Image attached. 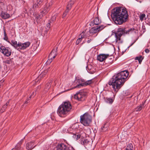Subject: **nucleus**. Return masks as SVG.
Returning <instances> with one entry per match:
<instances>
[{
	"mask_svg": "<svg viewBox=\"0 0 150 150\" xmlns=\"http://www.w3.org/2000/svg\"><path fill=\"white\" fill-rule=\"evenodd\" d=\"M69 112L71 109V105L70 102L69 101L63 102L60 105Z\"/></svg>",
	"mask_w": 150,
	"mask_h": 150,
	"instance_id": "1a4fd4ad",
	"label": "nucleus"
},
{
	"mask_svg": "<svg viewBox=\"0 0 150 150\" xmlns=\"http://www.w3.org/2000/svg\"><path fill=\"white\" fill-rule=\"evenodd\" d=\"M6 62H7V63H9V62H9L8 60H7Z\"/></svg>",
	"mask_w": 150,
	"mask_h": 150,
	"instance_id": "5fc2aeb1",
	"label": "nucleus"
},
{
	"mask_svg": "<svg viewBox=\"0 0 150 150\" xmlns=\"http://www.w3.org/2000/svg\"><path fill=\"white\" fill-rule=\"evenodd\" d=\"M111 16L115 23L120 25L125 22L128 17L127 9L122 7H117L112 11Z\"/></svg>",
	"mask_w": 150,
	"mask_h": 150,
	"instance_id": "f03ea898",
	"label": "nucleus"
},
{
	"mask_svg": "<svg viewBox=\"0 0 150 150\" xmlns=\"http://www.w3.org/2000/svg\"><path fill=\"white\" fill-rule=\"evenodd\" d=\"M93 83L92 79L85 81L84 83H79V85L76 86L74 88H78L81 86H85L89 85Z\"/></svg>",
	"mask_w": 150,
	"mask_h": 150,
	"instance_id": "4468645a",
	"label": "nucleus"
},
{
	"mask_svg": "<svg viewBox=\"0 0 150 150\" xmlns=\"http://www.w3.org/2000/svg\"><path fill=\"white\" fill-rule=\"evenodd\" d=\"M37 2L39 3V4H40V5H41V3H41V1L40 0H38L37 1Z\"/></svg>",
	"mask_w": 150,
	"mask_h": 150,
	"instance_id": "37998d69",
	"label": "nucleus"
},
{
	"mask_svg": "<svg viewBox=\"0 0 150 150\" xmlns=\"http://www.w3.org/2000/svg\"><path fill=\"white\" fill-rule=\"evenodd\" d=\"M104 99L105 101L107 103L112 104L113 101V99L111 98L104 97Z\"/></svg>",
	"mask_w": 150,
	"mask_h": 150,
	"instance_id": "412c9836",
	"label": "nucleus"
},
{
	"mask_svg": "<svg viewBox=\"0 0 150 150\" xmlns=\"http://www.w3.org/2000/svg\"><path fill=\"white\" fill-rule=\"evenodd\" d=\"M10 43L15 49H17L18 50L19 46L18 45L20 44L19 42L17 43V41L14 40H12L11 41Z\"/></svg>",
	"mask_w": 150,
	"mask_h": 150,
	"instance_id": "6ab92c4d",
	"label": "nucleus"
},
{
	"mask_svg": "<svg viewBox=\"0 0 150 150\" xmlns=\"http://www.w3.org/2000/svg\"><path fill=\"white\" fill-rule=\"evenodd\" d=\"M109 57L108 54H100L97 57V59L100 62L105 61L106 59Z\"/></svg>",
	"mask_w": 150,
	"mask_h": 150,
	"instance_id": "ddd939ff",
	"label": "nucleus"
},
{
	"mask_svg": "<svg viewBox=\"0 0 150 150\" xmlns=\"http://www.w3.org/2000/svg\"><path fill=\"white\" fill-rule=\"evenodd\" d=\"M57 47H56L55 49H54L52 50L49 56L48 60H49V61H50V59L52 60L57 55L56 52L57 51ZM51 62L52 60H51L50 62Z\"/></svg>",
	"mask_w": 150,
	"mask_h": 150,
	"instance_id": "f8f14e48",
	"label": "nucleus"
},
{
	"mask_svg": "<svg viewBox=\"0 0 150 150\" xmlns=\"http://www.w3.org/2000/svg\"><path fill=\"white\" fill-rule=\"evenodd\" d=\"M32 97V95H31L28 98H29V99H30L31 97Z\"/></svg>",
	"mask_w": 150,
	"mask_h": 150,
	"instance_id": "de8ad7c7",
	"label": "nucleus"
},
{
	"mask_svg": "<svg viewBox=\"0 0 150 150\" xmlns=\"http://www.w3.org/2000/svg\"><path fill=\"white\" fill-rule=\"evenodd\" d=\"M0 51L7 56H9L11 54V50L9 47L2 46L0 47Z\"/></svg>",
	"mask_w": 150,
	"mask_h": 150,
	"instance_id": "0eeeda50",
	"label": "nucleus"
},
{
	"mask_svg": "<svg viewBox=\"0 0 150 150\" xmlns=\"http://www.w3.org/2000/svg\"><path fill=\"white\" fill-rule=\"evenodd\" d=\"M49 11V9H48L47 7H45L43 10L41 11L40 14L39 15L40 18H41L43 16L45 15Z\"/></svg>",
	"mask_w": 150,
	"mask_h": 150,
	"instance_id": "f3484780",
	"label": "nucleus"
},
{
	"mask_svg": "<svg viewBox=\"0 0 150 150\" xmlns=\"http://www.w3.org/2000/svg\"><path fill=\"white\" fill-rule=\"evenodd\" d=\"M3 1V0H0V2H2Z\"/></svg>",
	"mask_w": 150,
	"mask_h": 150,
	"instance_id": "4d7b16f0",
	"label": "nucleus"
},
{
	"mask_svg": "<svg viewBox=\"0 0 150 150\" xmlns=\"http://www.w3.org/2000/svg\"><path fill=\"white\" fill-rule=\"evenodd\" d=\"M82 40H81L80 38H79L77 40L76 42V45H78L80 42Z\"/></svg>",
	"mask_w": 150,
	"mask_h": 150,
	"instance_id": "e433bc0d",
	"label": "nucleus"
},
{
	"mask_svg": "<svg viewBox=\"0 0 150 150\" xmlns=\"http://www.w3.org/2000/svg\"><path fill=\"white\" fill-rule=\"evenodd\" d=\"M41 5L39 4V3H37H37L35 4L33 6L32 8H33L34 9V10L35 11V9L37 8L40 7Z\"/></svg>",
	"mask_w": 150,
	"mask_h": 150,
	"instance_id": "cd10ccee",
	"label": "nucleus"
},
{
	"mask_svg": "<svg viewBox=\"0 0 150 150\" xmlns=\"http://www.w3.org/2000/svg\"><path fill=\"white\" fill-rule=\"evenodd\" d=\"M30 100V99H29V98H28L27 99V100H27V101H28V100Z\"/></svg>",
	"mask_w": 150,
	"mask_h": 150,
	"instance_id": "6e6d98bb",
	"label": "nucleus"
},
{
	"mask_svg": "<svg viewBox=\"0 0 150 150\" xmlns=\"http://www.w3.org/2000/svg\"><path fill=\"white\" fill-rule=\"evenodd\" d=\"M91 121L92 117L87 113H85L80 116V122L84 126H89Z\"/></svg>",
	"mask_w": 150,
	"mask_h": 150,
	"instance_id": "20e7f679",
	"label": "nucleus"
},
{
	"mask_svg": "<svg viewBox=\"0 0 150 150\" xmlns=\"http://www.w3.org/2000/svg\"><path fill=\"white\" fill-rule=\"evenodd\" d=\"M75 0H71L68 3L67 7V9L65 10V12L68 13L69 11L71 9L72 6L74 4Z\"/></svg>",
	"mask_w": 150,
	"mask_h": 150,
	"instance_id": "dca6fc26",
	"label": "nucleus"
},
{
	"mask_svg": "<svg viewBox=\"0 0 150 150\" xmlns=\"http://www.w3.org/2000/svg\"><path fill=\"white\" fill-rule=\"evenodd\" d=\"M32 97V95H31L28 98H29V99H30L31 97Z\"/></svg>",
	"mask_w": 150,
	"mask_h": 150,
	"instance_id": "09e8293b",
	"label": "nucleus"
},
{
	"mask_svg": "<svg viewBox=\"0 0 150 150\" xmlns=\"http://www.w3.org/2000/svg\"><path fill=\"white\" fill-rule=\"evenodd\" d=\"M104 28L103 25L97 26L96 28H92L89 30L90 33L92 34L96 33L102 30Z\"/></svg>",
	"mask_w": 150,
	"mask_h": 150,
	"instance_id": "6e6552de",
	"label": "nucleus"
},
{
	"mask_svg": "<svg viewBox=\"0 0 150 150\" xmlns=\"http://www.w3.org/2000/svg\"><path fill=\"white\" fill-rule=\"evenodd\" d=\"M94 24L98 25L101 22L99 21L98 17H96L93 21Z\"/></svg>",
	"mask_w": 150,
	"mask_h": 150,
	"instance_id": "b1692460",
	"label": "nucleus"
},
{
	"mask_svg": "<svg viewBox=\"0 0 150 150\" xmlns=\"http://www.w3.org/2000/svg\"><path fill=\"white\" fill-rule=\"evenodd\" d=\"M113 60L112 58H110L109 59H107L106 60L105 62H106V64H111Z\"/></svg>",
	"mask_w": 150,
	"mask_h": 150,
	"instance_id": "c756f323",
	"label": "nucleus"
},
{
	"mask_svg": "<svg viewBox=\"0 0 150 150\" xmlns=\"http://www.w3.org/2000/svg\"><path fill=\"white\" fill-rule=\"evenodd\" d=\"M28 101H27V100H26V101H25V103H24V104H23V105H24L25 104H27V103H28Z\"/></svg>",
	"mask_w": 150,
	"mask_h": 150,
	"instance_id": "49530a36",
	"label": "nucleus"
},
{
	"mask_svg": "<svg viewBox=\"0 0 150 150\" xmlns=\"http://www.w3.org/2000/svg\"><path fill=\"white\" fill-rule=\"evenodd\" d=\"M85 81H86L84 79L81 78L78 80V82L79 83H80L81 82V81L84 83L85 82Z\"/></svg>",
	"mask_w": 150,
	"mask_h": 150,
	"instance_id": "58836bf2",
	"label": "nucleus"
},
{
	"mask_svg": "<svg viewBox=\"0 0 150 150\" xmlns=\"http://www.w3.org/2000/svg\"><path fill=\"white\" fill-rule=\"evenodd\" d=\"M85 33V32L83 31L80 35L79 38H80L82 40V39L84 38Z\"/></svg>",
	"mask_w": 150,
	"mask_h": 150,
	"instance_id": "473e14b6",
	"label": "nucleus"
},
{
	"mask_svg": "<svg viewBox=\"0 0 150 150\" xmlns=\"http://www.w3.org/2000/svg\"><path fill=\"white\" fill-rule=\"evenodd\" d=\"M50 27V22L48 23V24H47L46 25V31H47L49 30Z\"/></svg>",
	"mask_w": 150,
	"mask_h": 150,
	"instance_id": "72a5a7b5",
	"label": "nucleus"
},
{
	"mask_svg": "<svg viewBox=\"0 0 150 150\" xmlns=\"http://www.w3.org/2000/svg\"><path fill=\"white\" fill-rule=\"evenodd\" d=\"M135 42V41H134V42L132 43V44H131V45L129 46L128 47V48H129V47H131V46H132V45H133V44Z\"/></svg>",
	"mask_w": 150,
	"mask_h": 150,
	"instance_id": "a18cd8bd",
	"label": "nucleus"
},
{
	"mask_svg": "<svg viewBox=\"0 0 150 150\" xmlns=\"http://www.w3.org/2000/svg\"><path fill=\"white\" fill-rule=\"evenodd\" d=\"M128 71H124L113 76L109 80L108 84L114 91L117 93L123 85L128 75Z\"/></svg>",
	"mask_w": 150,
	"mask_h": 150,
	"instance_id": "f257e3e1",
	"label": "nucleus"
},
{
	"mask_svg": "<svg viewBox=\"0 0 150 150\" xmlns=\"http://www.w3.org/2000/svg\"><path fill=\"white\" fill-rule=\"evenodd\" d=\"M34 145V142H30L27 144L26 148L27 149L29 150H31L33 149L34 147L35 146L33 147Z\"/></svg>",
	"mask_w": 150,
	"mask_h": 150,
	"instance_id": "aec40b11",
	"label": "nucleus"
},
{
	"mask_svg": "<svg viewBox=\"0 0 150 150\" xmlns=\"http://www.w3.org/2000/svg\"><path fill=\"white\" fill-rule=\"evenodd\" d=\"M3 9L0 8V14L1 17L4 19H6L9 18L10 17V15L6 12L3 11Z\"/></svg>",
	"mask_w": 150,
	"mask_h": 150,
	"instance_id": "2eb2a0df",
	"label": "nucleus"
},
{
	"mask_svg": "<svg viewBox=\"0 0 150 150\" xmlns=\"http://www.w3.org/2000/svg\"><path fill=\"white\" fill-rule=\"evenodd\" d=\"M53 81V80L52 79L50 80L45 85L44 91L45 92H47L48 89L51 86V83Z\"/></svg>",
	"mask_w": 150,
	"mask_h": 150,
	"instance_id": "a211bd4d",
	"label": "nucleus"
},
{
	"mask_svg": "<svg viewBox=\"0 0 150 150\" xmlns=\"http://www.w3.org/2000/svg\"><path fill=\"white\" fill-rule=\"evenodd\" d=\"M57 150H75L72 147L68 148L63 144L58 145L57 146Z\"/></svg>",
	"mask_w": 150,
	"mask_h": 150,
	"instance_id": "9d476101",
	"label": "nucleus"
},
{
	"mask_svg": "<svg viewBox=\"0 0 150 150\" xmlns=\"http://www.w3.org/2000/svg\"><path fill=\"white\" fill-rule=\"evenodd\" d=\"M8 38H4V39L6 40H7V39Z\"/></svg>",
	"mask_w": 150,
	"mask_h": 150,
	"instance_id": "3c124183",
	"label": "nucleus"
},
{
	"mask_svg": "<svg viewBox=\"0 0 150 150\" xmlns=\"http://www.w3.org/2000/svg\"><path fill=\"white\" fill-rule=\"evenodd\" d=\"M41 1V3H42V2H43V1L44 0H40Z\"/></svg>",
	"mask_w": 150,
	"mask_h": 150,
	"instance_id": "864d4df0",
	"label": "nucleus"
},
{
	"mask_svg": "<svg viewBox=\"0 0 150 150\" xmlns=\"http://www.w3.org/2000/svg\"><path fill=\"white\" fill-rule=\"evenodd\" d=\"M89 142L88 140L86 139H84L83 141L82 142L81 144H83L84 145H86L87 144H88Z\"/></svg>",
	"mask_w": 150,
	"mask_h": 150,
	"instance_id": "2f4dec72",
	"label": "nucleus"
},
{
	"mask_svg": "<svg viewBox=\"0 0 150 150\" xmlns=\"http://www.w3.org/2000/svg\"><path fill=\"white\" fill-rule=\"evenodd\" d=\"M145 51L146 53H148L149 52V50L148 49H146L145 50Z\"/></svg>",
	"mask_w": 150,
	"mask_h": 150,
	"instance_id": "a19ab883",
	"label": "nucleus"
},
{
	"mask_svg": "<svg viewBox=\"0 0 150 150\" xmlns=\"http://www.w3.org/2000/svg\"><path fill=\"white\" fill-rule=\"evenodd\" d=\"M16 149L17 148V146H16Z\"/></svg>",
	"mask_w": 150,
	"mask_h": 150,
	"instance_id": "13d9d810",
	"label": "nucleus"
},
{
	"mask_svg": "<svg viewBox=\"0 0 150 150\" xmlns=\"http://www.w3.org/2000/svg\"><path fill=\"white\" fill-rule=\"evenodd\" d=\"M5 110V109L4 108H3V107H2V108H1V109L0 110V113H2Z\"/></svg>",
	"mask_w": 150,
	"mask_h": 150,
	"instance_id": "ea45409f",
	"label": "nucleus"
},
{
	"mask_svg": "<svg viewBox=\"0 0 150 150\" xmlns=\"http://www.w3.org/2000/svg\"><path fill=\"white\" fill-rule=\"evenodd\" d=\"M30 45V42H27L24 43H22L20 42L19 45H18L19 47L18 50H25L26 48L29 47Z\"/></svg>",
	"mask_w": 150,
	"mask_h": 150,
	"instance_id": "9b49d317",
	"label": "nucleus"
},
{
	"mask_svg": "<svg viewBox=\"0 0 150 150\" xmlns=\"http://www.w3.org/2000/svg\"><path fill=\"white\" fill-rule=\"evenodd\" d=\"M144 105V104H140L139 106H138L135 109V110L136 111H140L142 109Z\"/></svg>",
	"mask_w": 150,
	"mask_h": 150,
	"instance_id": "393cba45",
	"label": "nucleus"
},
{
	"mask_svg": "<svg viewBox=\"0 0 150 150\" xmlns=\"http://www.w3.org/2000/svg\"><path fill=\"white\" fill-rule=\"evenodd\" d=\"M131 30V28L127 30H125V28H118L117 30L115 31L114 33L116 38L115 40L116 42L119 44L122 43V41L121 39V37L123 35L129 33Z\"/></svg>",
	"mask_w": 150,
	"mask_h": 150,
	"instance_id": "7ed1b4c3",
	"label": "nucleus"
},
{
	"mask_svg": "<svg viewBox=\"0 0 150 150\" xmlns=\"http://www.w3.org/2000/svg\"><path fill=\"white\" fill-rule=\"evenodd\" d=\"M93 23L92 22H91V24H90V25H93Z\"/></svg>",
	"mask_w": 150,
	"mask_h": 150,
	"instance_id": "8fccbe9b",
	"label": "nucleus"
},
{
	"mask_svg": "<svg viewBox=\"0 0 150 150\" xmlns=\"http://www.w3.org/2000/svg\"><path fill=\"white\" fill-rule=\"evenodd\" d=\"M50 67H49L47 69L45 70L43 72H42L41 74L38 76V78H40L41 77H43L47 73Z\"/></svg>",
	"mask_w": 150,
	"mask_h": 150,
	"instance_id": "4be33fe9",
	"label": "nucleus"
},
{
	"mask_svg": "<svg viewBox=\"0 0 150 150\" xmlns=\"http://www.w3.org/2000/svg\"><path fill=\"white\" fill-rule=\"evenodd\" d=\"M34 92H33V93H32V94H31V95H32V96L34 95Z\"/></svg>",
	"mask_w": 150,
	"mask_h": 150,
	"instance_id": "603ef678",
	"label": "nucleus"
},
{
	"mask_svg": "<svg viewBox=\"0 0 150 150\" xmlns=\"http://www.w3.org/2000/svg\"><path fill=\"white\" fill-rule=\"evenodd\" d=\"M86 96V93L81 91L79 92L76 93L74 96L75 99H78L79 101H82L84 100Z\"/></svg>",
	"mask_w": 150,
	"mask_h": 150,
	"instance_id": "39448f33",
	"label": "nucleus"
},
{
	"mask_svg": "<svg viewBox=\"0 0 150 150\" xmlns=\"http://www.w3.org/2000/svg\"><path fill=\"white\" fill-rule=\"evenodd\" d=\"M80 136L81 135L77 133L75 134H74L73 137L75 139L77 140L80 138Z\"/></svg>",
	"mask_w": 150,
	"mask_h": 150,
	"instance_id": "bb28decb",
	"label": "nucleus"
},
{
	"mask_svg": "<svg viewBox=\"0 0 150 150\" xmlns=\"http://www.w3.org/2000/svg\"><path fill=\"white\" fill-rule=\"evenodd\" d=\"M67 13H66L65 12V13H64L63 14V16H64V17H65L66 15V14H67Z\"/></svg>",
	"mask_w": 150,
	"mask_h": 150,
	"instance_id": "c03bdc74",
	"label": "nucleus"
},
{
	"mask_svg": "<svg viewBox=\"0 0 150 150\" xmlns=\"http://www.w3.org/2000/svg\"><path fill=\"white\" fill-rule=\"evenodd\" d=\"M146 16L145 14L144 13L141 14L139 16L140 20L142 21L144 19V18H145Z\"/></svg>",
	"mask_w": 150,
	"mask_h": 150,
	"instance_id": "7c9ffc66",
	"label": "nucleus"
},
{
	"mask_svg": "<svg viewBox=\"0 0 150 150\" xmlns=\"http://www.w3.org/2000/svg\"><path fill=\"white\" fill-rule=\"evenodd\" d=\"M69 112L61 105L59 107L57 111V114L61 117L65 116V115L68 114Z\"/></svg>",
	"mask_w": 150,
	"mask_h": 150,
	"instance_id": "423d86ee",
	"label": "nucleus"
},
{
	"mask_svg": "<svg viewBox=\"0 0 150 150\" xmlns=\"http://www.w3.org/2000/svg\"><path fill=\"white\" fill-rule=\"evenodd\" d=\"M133 148L132 145L130 144L128 145L125 150H133Z\"/></svg>",
	"mask_w": 150,
	"mask_h": 150,
	"instance_id": "a878e982",
	"label": "nucleus"
},
{
	"mask_svg": "<svg viewBox=\"0 0 150 150\" xmlns=\"http://www.w3.org/2000/svg\"><path fill=\"white\" fill-rule=\"evenodd\" d=\"M93 40V39H89L87 41V42L88 43H90L91 41H92Z\"/></svg>",
	"mask_w": 150,
	"mask_h": 150,
	"instance_id": "79ce46f5",
	"label": "nucleus"
},
{
	"mask_svg": "<svg viewBox=\"0 0 150 150\" xmlns=\"http://www.w3.org/2000/svg\"><path fill=\"white\" fill-rule=\"evenodd\" d=\"M53 4V2L52 1H50L49 3L46 4V7H47V8L49 9L50 10V7Z\"/></svg>",
	"mask_w": 150,
	"mask_h": 150,
	"instance_id": "c85d7f7f",
	"label": "nucleus"
},
{
	"mask_svg": "<svg viewBox=\"0 0 150 150\" xmlns=\"http://www.w3.org/2000/svg\"><path fill=\"white\" fill-rule=\"evenodd\" d=\"M56 16H53L51 19V21L54 22L55 21L56 19Z\"/></svg>",
	"mask_w": 150,
	"mask_h": 150,
	"instance_id": "4c0bfd02",
	"label": "nucleus"
},
{
	"mask_svg": "<svg viewBox=\"0 0 150 150\" xmlns=\"http://www.w3.org/2000/svg\"><path fill=\"white\" fill-rule=\"evenodd\" d=\"M10 100H9L6 103L4 104V106L2 107L5 110L7 108V106H8V105H9V102H10Z\"/></svg>",
	"mask_w": 150,
	"mask_h": 150,
	"instance_id": "f704fd0d",
	"label": "nucleus"
},
{
	"mask_svg": "<svg viewBox=\"0 0 150 150\" xmlns=\"http://www.w3.org/2000/svg\"><path fill=\"white\" fill-rule=\"evenodd\" d=\"M105 125H104V126L102 127L101 128L100 131L101 132H105L107 129V127H105Z\"/></svg>",
	"mask_w": 150,
	"mask_h": 150,
	"instance_id": "c9c22d12",
	"label": "nucleus"
},
{
	"mask_svg": "<svg viewBox=\"0 0 150 150\" xmlns=\"http://www.w3.org/2000/svg\"><path fill=\"white\" fill-rule=\"evenodd\" d=\"M144 57H142V56H139L135 57V59L138 60L139 63V64H141L142 60L144 59Z\"/></svg>",
	"mask_w": 150,
	"mask_h": 150,
	"instance_id": "5701e85b",
	"label": "nucleus"
}]
</instances>
